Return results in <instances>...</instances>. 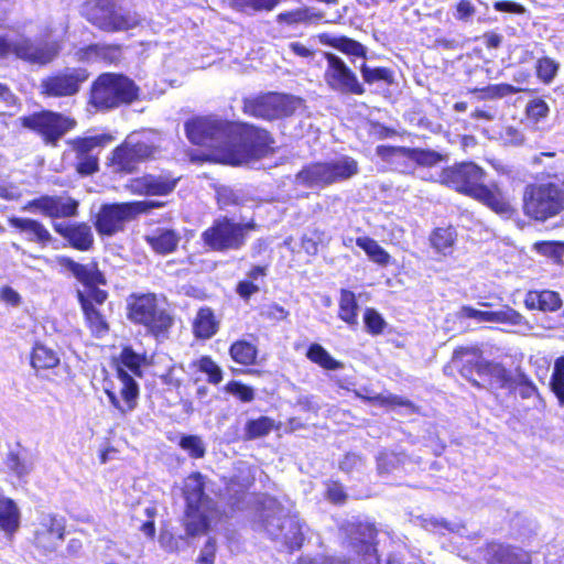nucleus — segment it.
<instances>
[{"mask_svg": "<svg viewBox=\"0 0 564 564\" xmlns=\"http://www.w3.org/2000/svg\"><path fill=\"white\" fill-rule=\"evenodd\" d=\"M185 131L192 143L215 150L216 160L231 165L264 156L273 143L264 129L238 126L215 117L188 120Z\"/></svg>", "mask_w": 564, "mask_h": 564, "instance_id": "1", "label": "nucleus"}, {"mask_svg": "<svg viewBox=\"0 0 564 564\" xmlns=\"http://www.w3.org/2000/svg\"><path fill=\"white\" fill-rule=\"evenodd\" d=\"M485 172L473 162H463L444 169L440 183L470 196L500 215H509L512 207L497 184L485 185Z\"/></svg>", "mask_w": 564, "mask_h": 564, "instance_id": "2", "label": "nucleus"}, {"mask_svg": "<svg viewBox=\"0 0 564 564\" xmlns=\"http://www.w3.org/2000/svg\"><path fill=\"white\" fill-rule=\"evenodd\" d=\"M145 364V356L137 354L130 347L122 349L117 367V389L120 398L112 389L105 390L111 405L122 415L132 412L138 405L140 391L139 384L133 376L142 377L141 367Z\"/></svg>", "mask_w": 564, "mask_h": 564, "instance_id": "3", "label": "nucleus"}, {"mask_svg": "<svg viewBox=\"0 0 564 564\" xmlns=\"http://www.w3.org/2000/svg\"><path fill=\"white\" fill-rule=\"evenodd\" d=\"M564 210V178L529 184L523 192V212L530 218L545 221Z\"/></svg>", "mask_w": 564, "mask_h": 564, "instance_id": "4", "label": "nucleus"}, {"mask_svg": "<svg viewBox=\"0 0 564 564\" xmlns=\"http://www.w3.org/2000/svg\"><path fill=\"white\" fill-rule=\"evenodd\" d=\"M261 518L263 529L272 540L283 543L290 551L302 546V521L296 514H290L275 499L265 500Z\"/></svg>", "mask_w": 564, "mask_h": 564, "instance_id": "5", "label": "nucleus"}, {"mask_svg": "<svg viewBox=\"0 0 564 564\" xmlns=\"http://www.w3.org/2000/svg\"><path fill=\"white\" fill-rule=\"evenodd\" d=\"M359 172L358 162L348 155H339L325 162L304 166L296 174V182L310 188L326 187L351 178Z\"/></svg>", "mask_w": 564, "mask_h": 564, "instance_id": "6", "label": "nucleus"}, {"mask_svg": "<svg viewBox=\"0 0 564 564\" xmlns=\"http://www.w3.org/2000/svg\"><path fill=\"white\" fill-rule=\"evenodd\" d=\"M138 98L134 83L123 75L102 74L93 84L90 104L99 110H108L131 104Z\"/></svg>", "mask_w": 564, "mask_h": 564, "instance_id": "7", "label": "nucleus"}, {"mask_svg": "<svg viewBox=\"0 0 564 564\" xmlns=\"http://www.w3.org/2000/svg\"><path fill=\"white\" fill-rule=\"evenodd\" d=\"M82 13L89 23L105 32L128 31L141 22L135 12L118 7L112 0L87 1Z\"/></svg>", "mask_w": 564, "mask_h": 564, "instance_id": "8", "label": "nucleus"}, {"mask_svg": "<svg viewBox=\"0 0 564 564\" xmlns=\"http://www.w3.org/2000/svg\"><path fill=\"white\" fill-rule=\"evenodd\" d=\"M163 206L159 202H129L102 205L96 216L95 227L100 235L113 236L124 229L127 223L152 208Z\"/></svg>", "mask_w": 564, "mask_h": 564, "instance_id": "9", "label": "nucleus"}, {"mask_svg": "<svg viewBox=\"0 0 564 564\" xmlns=\"http://www.w3.org/2000/svg\"><path fill=\"white\" fill-rule=\"evenodd\" d=\"M256 227L253 221L241 224L221 217L202 234V239L214 251L239 250L245 246L248 234Z\"/></svg>", "mask_w": 564, "mask_h": 564, "instance_id": "10", "label": "nucleus"}, {"mask_svg": "<svg viewBox=\"0 0 564 564\" xmlns=\"http://www.w3.org/2000/svg\"><path fill=\"white\" fill-rule=\"evenodd\" d=\"M128 317L144 325L152 334L159 336L172 326V317L161 308L154 294L134 296L128 306Z\"/></svg>", "mask_w": 564, "mask_h": 564, "instance_id": "11", "label": "nucleus"}, {"mask_svg": "<svg viewBox=\"0 0 564 564\" xmlns=\"http://www.w3.org/2000/svg\"><path fill=\"white\" fill-rule=\"evenodd\" d=\"M326 67L324 80L327 87L341 95H364L366 89L356 73L338 55L324 52Z\"/></svg>", "mask_w": 564, "mask_h": 564, "instance_id": "12", "label": "nucleus"}, {"mask_svg": "<svg viewBox=\"0 0 564 564\" xmlns=\"http://www.w3.org/2000/svg\"><path fill=\"white\" fill-rule=\"evenodd\" d=\"M301 106V98L273 93L247 101L245 111L257 118L274 120L292 116Z\"/></svg>", "mask_w": 564, "mask_h": 564, "instance_id": "13", "label": "nucleus"}, {"mask_svg": "<svg viewBox=\"0 0 564 564\" xmlns=\"http://www.w3.org/2000/svg\"><path fill=\"white\" fill-rule=\"evenodd\" d=\"M89 74L82 67H67L41 80V94L46 97L64 98L79 93Z\"/></svg>", "mask_w": 564, "mask_h": 564, "instance_id": "14", "label": "nucleus"}, {"mask_svg": "<svg viewBox=\"0 0 564 564\" xmlns=\"http://www.w3.org/2000/svg\"><path fill=\"white\" fill-rule=\"evenodd\" d=\"M59 264L70 271L73 275L86 288L82 291L86 299L94 305L102 304L107 300V292L98 289V285L106 284L105 276L99 271L96 263L87 264L77 263L70 258H61Z\"/></svg>", "mask_w": 564, "mask_h": 564, "instance_id": "15", "label": "nucleus"}, {"mask_svg": "<svg viewBox=\"0 0 564 564\" xmlns=\"http://www.w3.org/2000/svg\"><path fill=\"white\" fill-rule=\"evenodd\" d=\"M75 120L53 111H42L23 118V126L39 134L46 142L55 143L75 127Z\"/></svg>", "mask_w": 564, "mask_h": 564, "instance_id": "16", "label": "nucleus"}, {"mask_svg": "<svg viewBox=\"0 0 564 564\" xmlns=\"http://www.w3.org/2000/svg\"><path fill=\"white\" fill-rule=\"evenodd\" d=\"M65 520L52 513H42L34 523L33 543L43 552H54L64 540Z\"/></svg>", "mask_w": 564, "mask_h": 564, "instance_id": "17", "label": "nucleus"}, {"mask_svg": "<svg viewBox=\"0 0 564 564\" xmlns=\"http://www.w3.org/2000/svg\"><path fill=\"white\" fill-rule=\"evenodd\" d=\"M61 51V44L55 40L33 42L21 37L12 43V53L17 57L36 65H46L55 59Z\"/></svg>", "mask_w": 564, "mask_h": 564, "instance_id": "18", "label": "nucleus"}, {"mask_svg": "<svg viewBox=\"0 0 564 564\" xmlns=\"http://www.w3.org/2000/svg\"><path fill=\"white\" fill-rule=\"evenodd\" d=\"M23 210L40 213L48 218H69L77 215L78 202L69 196L42 195L28 202Z\"/></svg>", "mask_w": 564, "mask_h": 564, "instance_id": "19", "label": "nucleus"}, {"mask_svg": "<svg viewBox=\"0 0 564 564\" xmlns=\"http://www.w3.org/2000/svg\"><path fill=\"white\" fill-rule=\"evenodd\" d=\"M460 317L473 318L478 322L488 323H503L510 325H520L523 322V316L511 307H505L499 311H480L471 306H462L459 314Z\"/></svg>", "mask_w": 564, "mask_h": 564, "instance_id": "20", "label": "nucleus"}, {"mask_svg": "<svg viewBox=\"0 0 564 564\" xmlns=\"http://www.w3.org/2000/svg\"><path fill=\"white\" fill-rule=\"evenodd\" d=\"M53 228L77 250L87 251L94 245V235L87 224L64 225L58 223L54 224Z\"/></svg>", "mask_w": 564, "mask_h": 564, "instance_id": "21", "label": "nucleus"}, {"mask_svg": "<svg viewBox=\"0 0 564 564\" xmlns=\"http://www.w3.org/2000/svg\"><path fill=\"white\" fill-rule=\"evenodd\" d=\"M177 182L178 177L171 174H148L135 180L134 188L144 195H167L174 191Z\"/></svg>", "mask_w": 564, "mask_h": 564, "instance_id": "22", "label": "nucleus"}, {"mask_svg": "<svg viewBox=\"0 0 564 564\" xmlns=\"http://www.w3.org/2000/svg\"><path fill=\"white\" fill-rule=\"evenodd\" d=\"M120 47L116 45L91 44L86 47L78 48L75 52L76 61L88 64H115L120 59Z\"/></svg>", "mask_w": 564, "mask_h": 564, "instance_id": "23", "label": "nucleus"}, {"mask_svg": "<svg viewBox=\"0 0 564 564\" xmlns=\"http://www.w3.org/2000/svg\"><path fill=\"white\" fill-rule=\"evenodd\" d=\"M488 564H531V555L518 546L494 544L488 550Z\"/></svg>", "mask_w": 564, "mask_h": 564, "instance_id": "24", "label": "nucleus"}, {"mask_svg": "<svg viewBox=\"0 0 564 564\" xmlns=\"http://www.w3.org/2000/svg\"><path fill=\"white\" fill-rule=\"evenodd\" d=\"M346 532L349 536L350 545L356 550L357 553L370 555L375 552L372 546V540L375 539V529L369 524H348Z\"/></svg>", "mask_w": 564, "mask_h": 564, "instance_id": "25", "label": "nucleus"}, {"mask_svg": "<svg viewBox=\"0 0 564 564\" xmlns=\"http://www.w3.org/2000/svg\"><path fill=\"white\" fill-rule=\"evenodd\" d=\"M144 239L156 253L167 254L176 249L181 237L173 229L160 227L147 234Z\"/></svg>", "mask_w": 564, "mask_h": 564, "instance_id": "26", "label": "nucleus"}, {"mask_svg": "<svg viewBox=\"0 0 564 564\" xmlns=\"http://www.w3.org/2000/svg\"><path fill=\"white\" fill-rule=\"evenodd\" d=\"M9 221L11 226L26 234L29 241L46 246L53 240L47 228L35 219L12 217Z\"/></svg>", "mask_w": 564, "mask_h": 564, "instance_id": "27", "label": "nucleus"}, {"mask_svg": "<svg viewBox=\"0 0 564 564\" xmlns=\"http://www.w3.org/2000/svg\"><path fill=\"white\" fill-rule=\"evenodd\" d=\"M524 304L529 310H540L543 312H555L562 306V299L557 292L529 291L525 294Z\"/></svg>", "mask_w": 564, "mask_h": 564, "instance_id": "28", "label": "nucleus"}, {"mask_svg": "<svg viewBox=\"0 0 564 564\" xmlns=\"http://www.w3.org/2000/svg\"><path fill=\"white\" fill-rule=\"evenodd\" d=\"M77 297L82 305L86 322L93 335L96 337H104L108 330V323L102 314L93 305L88 299L85 297L82 291H77Z\"/></svg>", "mask_w": 564, "mask_h": 564, "instance_id": "29", "label": "nucleus"}, {"mask_svg": "<svg viewBox=\"0 0 564 564\" xmlns=\"http://www.w3.org/2000/svg\"><path fill=\"white\" fill-rule=\"evenodd\" d=\"M476 369L480 377H488L494 388H506L513 383L512 377L500 364L481 360L476 364Z\"/></svg>", "mask_w": 564, "mask_h": 564, "instance_id": "30", "label": "nucleus"}, {"mask_svg": "<svg viewBox=\"0 0 564 564\" xmlns=\"http://www.w3.org/2000/svg\"><path fill=\"white\" fill-rule=\"evenodd\" d=\"M184 497L188 508L205 507L204 477L199 473L189 475L184 482Z\"/></svg>", "mask_w": 564, "mask_h": 564, "instance_id": "31", "label": "nucleus"}, {"mask_svg": "<svg viewBox=\"0 0 564 564\" xmlns=\"http://www.w3.org/2000/svg\"><path fill=\"white\" fill-rule=\"evenodd\" d=\"M20 527V510L15 502L7 497H0V529L12 535Z\"/></svg>", "mask_w": 564, "mask_h": 564, "instance_id": "32", "label": "nucleus"}, {"mask_svg": "<svg viewBox=\"0 0 564 564\" xmlns=\"http://www.w3.org/2000/svg\"><path fill=\"white\" fill-rule=\"evenodd\" d=\"M110 162L113 171L126 173L133 172L138 164L141 163L138 158H135L134 152L127 140L112 151Z\"/></svg>", "mask_w": 564, "mask_h": 564, "instance_id": "33", "label": "nucleus"}, {"mask_svg": "<svg viewBox=\"0 0 564 564\" xmlns=\"http://www.w3.org/2000/svg\"><path fill=\"white\" fill-rule=\"evenodd\" d=\"M319 40L323 44L329 45L348 56L366 57L367 47L347 36H330L328 34H322Z\"/></svg>", "mask_w": 564, "mask_h": 564, "instance_id": "34", "label": "nucleus"}, {"mask_svg": "<svg viewBox=\"0 0 564 564\" xmlns=\"http://www.w3.org/2000/svg\"><path fill=\"white\" fill-rule=\"evenodd\" d=\"M113 141V137L108 133L77 138L72 141L76 155L99 154L100 150Z\"/></svg>", "mask_w": 564, "mask_h": 564, "instance_id": "35", "label": "nucleus"}, {"mask_svg": "<svg viewBox=\"0 0 564 564\" xmlns=\"http://www.w3.org/2000/svg\"><path fill=\"white\" fill-rule=\"evenodd\" d=\"M194 333L196 337L208 339L218 330V323L210 308H200L194 321Z\"/></svg>", "mask_w": 564, "mask_h": 564, "instance_id": "36", "label": "nucleus"}, {"mask_svg": "<svg viewBox=\"0 0 564 564\" xmlns=\"http://www.w3.org/2000/svg\"><path fill=\"white\" fill-rule=\"evenodd\" d=\"M204 509L205 507H187L184 518V527L187 536H196L206 531L208 521Z\"/></svg>", "mask_w": 564, "mask_h": 564, "instance_id": "37", "label": "nucleus"}, {"mask_svg": "<svg viewBox=\"0 0 564 564\" xmlns=\"http://www.w3.org/2000/svg\"><path fill=\"white\" fill-rule=\"evenodd\" d=\"M324 18L322 12L315 11L311 8H299L292 11H286L278 15L280 23H286L289 25L297 23H310L319 21Z\"/></svg>", "mask_w": 564, "mask_h": 564, "instance_id": "38", "label": "nucleus"}, {"mask_svg": "<svg viewBox=\"0 0 564 564\" xmlns=\"http://www.w3.org/2000/svg\"><path fill=\"white\" fill-rule=\"evenodd\" d=\"M59 364V357L56 351L42 345L36 344L31 356V365L35 369H51Z\"/></svg>", "mask_w": 564, "mask_h": 564, "instance_id": "39", "label": "nucleus"}, {"mask_svg": "<svg viewBox=\"0 0 564 564\" xmlns=\"http://www.w3.org/2000/svg\"><path fill=\"white\" fill-rule=\"evenodd\" d=\"M356 245L367 253L371 261L383 267L389 264L390 254L372 238L358 237Z\"/></svg>", "mask_w": 564, "mask_h": 564, "instance_id": "40", "label": "nucleus"}, {"mask_svg": "<svg viewBox=\"0 0 564 564\" xmlns=\"http://www.w3.org/2000/svg\"><path fill=\"white\" fill-rule=\"evenodd\" d=\"M358 304L355 294L348 290H341L339 300V317L350 326L357 325Z\"/></svg>", "mask_w": 564, "mask_h": 564, "instance_id": "41", "label": "nucleus"}, {"mask_svg": "<svg viewBox=\"0 0 564 564\" xmlns=\"http://www.w3.org/2000/svg\"><path fill=\"white\" fill-rule=\"evenodd\" d=\"M306 357L327 370H338L343 368V364L334 359L330 354L319 344H312L306 352Z\"/></svg>", "mask_w": 564, "mask_h": 564, "instance_id": "42", "label": "nucleus"}, {"mask_svg": "<svg viewBox=\"0 0 564 564\" xmlns=\"http://www.w3.org/2000/svg\"><path fill=\"white\" fill-rule=\"evenodd\" d=\"M402 158L415 162L422 166H434L443 161V155L431 150L410 149L400 150Z\"/></svg>", "mask_w": 564, "mask_h": 564, "instance_id": "43", "label": "nucleus"}, {"mask_svg": "<svg viewBox=\"0 0 564 564\" xmlns=\"http://www.w3.org/2000/svg\"><path fill=\"white\" fill-rule=\"evenodd\" d=\"M134 152L135 158L140 162L148 160L156 152V147L153 142L149 141L144 135L132 133L126 139Z\"/></svg>", "mask_w": 564, "mask_h": 564, "instance_id": "44", "label": "nucleus"}, {"mask_svg": "<svg viewBox=\"0 0 564 564\" xmlns=\"http://www.w3.org/2000/svg\"><path fill=\"white\" fill-rule=\"evenodd\" d=\"M360 74L365 83L372 85L378 82L387 84L393 83V72L387 67H370L366 63H362L359 67Z\"/></svg>", "mask_w": 564, "mask_h": 564, "instance_id": "45", "label": "nucleus"}, {"mask_svg": "<svg viewBox=\"0 0 564 564\" xmlns=\"http://www.w3.org/2000/svg\"><path fill=\"white\" fill-rule=\"evenodd\" d=\"M231 358L241 365H251L257 357V348L245 340L237 341L230 347Z\"/></svg>", "mask_w": 564, "mask_h": 564, "instance_id": "46", "label": "nucleus"}, {"mask_svg": "<svg viewBox=\"0 0 564 564\" xmlns=\"http://www.w3.org/2000/svg\"><path fill=\"white\" fill-rule=\"evenodd\" d=\"M274 426L273 420L268 416H260L257 420H250L246 424L245 437L254 440L268 435Z\"/></svg>", "mask_w": 564, "mask_h": 564, "instance_id": "47", "label": "nucleus"}, {"mask_svg": "<svg viewBox=\"0 0 564 564\" xmlns=\"http://www.w3.org/2000/svg\"><path fill=\"white\" fill-rule=\"evenodd\" d=\"M455 232L452 228H437L431 236L433 248L443 254H447L454 243Z\"/></svg>", "mask_w": 564, "mask_h": 564, "instance_id": "48", "label": "nucleus"}, {"mask_svg": "<svg viewBox=\"0 0 564 564\" xmlns=\"http://www.w3.org/2000/svg\"><path fill=\"white\" fill-rule=\"evenodd\" d=\"M192 366L207 375V380L212 384H218L223 380V370L208 356H203L192 362Z\"/></svg>", "mask_w": 564, "mask_h": 564, "instance_id": "49", "label": "nucleus"}, {"mask_svg": "<svg viewBox=\"0 0 564 564\" xmlns=\"http://www.w3.org/2000/svg\"><path fill=\"white\" fill-rule=\"evenodd\" d=\"M7 466L19 477L25 476L33 469V463L28 455L10 452L7 457Z\"/></svg>", "mask_w": 564, "mask_h": 564, "instance_id": "50", "label": "nucleus"}, {"mask_svg": "<svg viewBox=\"0 0 564 564\" xmlns=\"http://www.w3.org/2000/svg\"><path fill=\"white\" fill-rule=\"evenodd\" d=\"M551 386L560 403L564 404V357L557 358L554 362Z\"/></svg>", "mask_w": 564, "mask_h": 564, "instance_id": "51", "label": "nucleus"}, {"mask_svg": "<svg viewBox=\"0 0 564 564\" xmlns=\"http://www.w3.org/2000/svg\"><path fill=\"white\" fill-rule=\"evenodd\" d=\"M560 68L558 63L550 57H542L536 62V76L544 84H550L554 79Z\"/></svg>", "mask_w": 564, "mask_h": 564, "instance_id": "52", "label": "nucleus"}, {"mask_svg": "<svg viewBox=\"0 0 564 564\" xmlns=\"http://www.w3.org/2000/svg\"><path fill=\"white\" fill-rule=\"evenodd\" d=\"M180 446L193 458H202L206 453L203 440L196 435L183 436L180 441Z\"/></svg>", "mask_w": 564, "mask_h": 564, "instance_id": "53", "label": "nucleus"}, {"mask_svg": "<svg viewBox=\"0 0 564 564\" xmlns=\"http://www.w3.org/2000/svg\"><path fill=\"white\" fill-rule=\"evenodd\" d=\"M550 108L547 104L540 98H535L528 102L525 113L528 118L534 122H539L549 116Z\"/></svg>", "mask_w": 564, "mask_h": 564, "instance_id": "54", "label": "nucleus"}, {"mask_svg": "<svg viewBox=\"0 0 564 564\" xmlns=\"http://www.w3.org/2000/svg\"><path fill=\"white\" fill-rule=\"evenodd\" d=\"M276 0H232V6L241 11L271 10Z\"/></svg>", "mask_w": 564, "mask_h": 564, "instance_id": "55", "label": "nucleus"}, {"mask_svg": "<svg viewBox=\"0 0 564 564\" xmlns=\"http://www.w3.org/2000/svg\"><path fill=\"white\" fill-rule=\"evenodd\" d=\"M522 88H517L509 84L489 85L479 91L484 93L488 98H502L522 91Z\"/></svg>", "mask_w": 564, "mask_h": 564, "instance_id": "56", "label": "nucleus"}, {"mask_svg": "<svg viewBox=\"0 0 564 564\" xmlns=\"http://www.w3.org/2000/svg\"><path fill=\"white\" fill-rule=\"evenodd\" d=\"M226 391L242 402H250L254 399V391L251 387H248L239 381H230L226 386Z\"/></svg>", "mask_w": 564, "mask_h": 564, "instance_id": "57", "label": "nucleus"}, {"mask_svg": "<svg viewBox=\"0 0 564 564\" xmlns=\"http://www.w3.org/2000/svg\"><path fill=\"white\" fill-rule=\"evenodd\" d=\"M98 155L99 154L76 155L77 171L85 175L95 173L98 170Z\"/></svg>", "mask_w": 564, "mask_h": 564, "instance_id": "58", "label": "nucleus"}, {"mask_svg": "<svg viewBox=\"0 0 564 564\" xmlns=\"http://www.w3.org/2000/svg\"><path fill=\"white\" fill-rule=\"evenodd\" d=\"M365 324L367 329L372 334H380L384 328V321L381 315L372 308L365 312Z\"/></svg>", "mask_w": 564, "mask_h": 564, "instance_id": "59", "label": "nucleus"}, {"mask_svg": "<svg viewBox=\"0 0 564 564\" xmlns=\"http://www.w3.org/2000/svg\"><path fill=\"white\" fill-rule=\"evenodd\" d=\"M217 202L220 208L241 204L239 194L225 186L217 189Z\"/></svg>", "mask_w": 564, "mask_h": 564, "instance_id": "60", "label": "nucleus"}, {"mask_svg": "<svg viewBox=\"0 0 564 564\" xmlns=\"http://www.w3.org/2000/svg\"><path fill=\"white\" fill-rule=\"evenodd\" d=\"M536 250L554 260H560L564 252V243L554 241H544L535 245Z\"/></svg>", "mask_w": 564, "mask_h": 564, "instance_id": "61", "label": "nucleus"}, {"mask_svg": "<svg viewBox=\"0 0 564 564\" xmlns=\"http://www.w3.org/2000/svg\"><path fill=\"white\" fill-rule=\"evenodd\" d=\"M399 457L394 453L382 452L377 457L378 471L380 474L390 473L399 463Z\"/></svg>", "mask_w": 564, "mask_h": 564, "instance_id": "62", "label": "nucleus"}, {"mask_svg": "<svg viewBox=\"0 0 564 564\" xmlns=\"http://www.w3.org/2000/svg\"><path fill=\"white\" fill-rule=\"evenodd\" d=\"M420 521H421V525L427 531L443 532L444 530H448V531L454 530L452 524L444 519H437L434 517H430V518H422Z\"/></svg>", "mask_w": 564, "mask_h": 564, "instance_id": "63", "label": "nucleus"}, {"mask_svg": "<svg viewBox=\"0 0 564 564\" xmlns=\"http://www.w3.org/2000/svg\"><path fill=\"white\" fill-rule=\"evenodd\" d=\"M261 315L271 321H283L289 316V312L283 306L272 303L262 307Z\"/></svg>", "mask_w": 564, "mask_h": 564, "instance_id": "64", "label": "nucleus"}]
</instances>
